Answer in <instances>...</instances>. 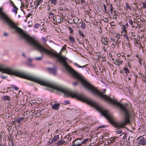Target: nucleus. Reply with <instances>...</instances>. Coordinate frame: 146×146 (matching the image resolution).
Instances as JSON below:
<instances>
[{"label":"nucleus","instance_id":"nucleus-24","mask_svg":"<svg viewBox=\"0 0 146 146\" xmlns=\"http://www.w3.org/2000/svg\"><path fill=\"white\" fill-rule=\"evenodd\" d=\"M127 9H129L130 10H131V9L127 3H126L125 5Z\"/></svg>","mask_w":146,"mask_h":146},{"label":"nucleus","instance_id":"nucleus-40","mask_svg":"<svg viewBox=\"0 0 146 146\" xmlns=\"http://www.w3.org/2000/svg\"><path fill=\"white\" fill-rule=\"evenodd\" d=\"M10 3H11V5L13 6L14 5H15L14 3H13V2L11 0H10Z\"/></svg>","mask_w":146,"mask_h":146},{"label":"nucleus","instance_id":"nucleus-47","mask_svg":"<svg viewBox=\"0 0 146 146\" xmlns=\"http://www.w3.org/2000/svg\"><path fill=\"white\" fill-rule=\"evenodd\" d=\"M139 47L140 48H143V47L142 46V45H141V44H139Z\"/></svg>","mask_w":146,"mask_h":146},{"label":"nucleus","instance_id":"nucleus-16","mask_svg":"<svg viewBox=\"0 0 146 146\" xmlns=\"http://www.w3.org/2000/svg\"><path fill=\"white\" fill-rule=\"evenodd\" d=\"M124 71L125 73L126 74H127L129 72V69L126 67H124Z\"/></svg>","mask_w":146,"mask_h":146},{"label":"nucleus","instance_id":"nucleus-58","mask_svg":"<svg viewBox=\"0 0 146 146\" xmlns=\"http://www.w3.org/2000/svg\"><path fill=\"white\" fill-rule=\"evenodd\" d=\"M15 122L18 123V120L17 119L15 120Z\"/></svg>","mask_w":146,"mask_h":146},{"label":"nucleus","instance_id":"nucleus-19","mask_svg":"<svg viewBox=\"0 0 146 146\" xmlns=\"http://www.w3.org/2000/svg\"><path fill=\"white\" fill-rule=\"evenodd\" d=\"M74 64L75 66H78L79 68H81L82 67H85V66H81L80 65H79L77 63H74Z\"/></svg>","mask_w":146,"mask_h":146},{"label":"nucleus","instance_id":"nucleus-4","mask_svg":"<svg viewBox=\"0 0 146 146\" xmlns=\"http://www.w3.org/2000/svg\"><path fill=\"white\" fill-rule=\"evenodd\" d=\"M139 143L141 145H144L146 143V140L143 137H141L139 138Z\"/></svg>","mask_w":146,"mask_h":146},{"label":"nucleus","instance_id":"nucleus-54","mask_svg":"<svg viewBox=\"0 0 146 146\" xmlns=\"http://www.w3.org/2000/svg\"><path fill=\"white\" fill-rule=\"evenodd\" d=\"M7 33H5L4 34V35L5 36H7Z\"/></svg>","mask_w":146,"mask_h":146},{"label":"nucleus","instance_id":"nucleus-37","mask_svg":"<svg viewBox=\"0 0 146 146\" xmlns=\"http://www.w3.org/2000/svg\"><path fill=\"white\" fill-rule=\"evenodd\" d=\"M69 103V102L67 100H65L64 102V104L66 105V104H68Z\"/></svg>","mask_w":146,"mask_h":146},{"label":"nucleus","instance_id":"nucleus-3","mask_svg":"<svg viewBox=\"0 0 146 146\" xmlns=\"http://www.w3.org/2000/svg\"><path fill=\"white\" fill-rule=\"evenodd\" d=\"M55 18H53V20L54 21H55L57 23H60L62 21H63L64 20L62 18H61L59 16H57L56 17H54Z\"/></svg>","mask_w":146,"mask_h":146},{"label":"nucleus","instance_id":"nucleus-25","mask_svg":"<svg viewBox=\"0 0 146 146\" xmlns=\"http://www.w3.org/2000/svg\"><path fill=\"white\" fill-rule=\"evenodd\" d=\"M79 33L80 35L82 37H84V35H83V32L80 31H79Z\"/></svg>","mask_w":146,"mask_h":146},{"label":"nucleus","instance_id":"nucleus-12","mask_svg":"<svg viewBox=\"0 0 146 146\" xmlns=\"http://www.w3.org/2000/svg\"><path fill=\"white\" fill-rule=\"evenodd\" d=\"M102 41L103 43L105 45H108V41L107 38H103L102 39Z\"/></svg>","mask_w":146,"mask_h":146},{"label":"nucleus","instance_id":"nucleus-30","mask_svg":"<svg viewBox=\"0 0 146 146\" xmlns=\"http://www.w3.org/2000/svg\"><path fill=\"white\" fill-rule=\"evenodd\" d=\"M103 6L104 7L105 12H106L107 11V9H106V7L105 5L104 4H103Z\"/></svg>","mask_w":146,"mask_h":146},{"label":"nucleus","instance_id":"nucleus-39","mask_svg":"<svg viewBox=\"0 0 146 146\" xmlns=\"http://www.w3.org/2000/svg\"><path fill=\"white\" fill-rule=\"evenodd\" d=\"M78 84V82H75L73 83V85L74 86H76Z\"/></svg>","mask_w":146,"mask_h":146},{"label":"nucleus","instance_id":"nucleus-56","mask_svg":"<svg viewBox=\"0 0 146 146\" xmlns=\"http://www.w3.org/2000/svg\"><path fill=\"white\" fill-rule=\"evenodd\" d=\"M139 62L140 63V64H141V65L142 64H141V60H139Z\"/></svg>","mask_w":146,"mask_h":146},{"label":"nucleus","instance_id":"nucleus-20","mask_svg":"<svg viewBox=\"0 0 146 146\" xmlns=\"http://www.w3.org/2000/svg\"><path fill=\"white\" fill-rule=\"evenodd\" d=\"M123 36L125 37L126 38V39L127 40H129V38L128 36H127V35L126 33H125L123 34Z\"/></svg>","mask_w":146,"mask_h":146},{"label":"nucleus","instance_id":"nucleus-62","mask_svg":"<svg viewBox=\"0 0 146 146\" xmlns=\"http://www.w3.org/2000/svg\"><path fill=\"white\" fill-rule=\"evenodd\" d=\"M119 65H120V64H119V63H118L117 64V65H118V66H119Z\"/></svg>","mask_w":146,"mask_h":146},{"label":"nucleus","instance_id":"nucleus-49","mask_svg":"<svg viewBox=\"0 0 146 146\" xmlns=\"http://www.w3.org/2000/svg\"><path fill=\"white\" fill-rule=\"evenodd\" d=\"M53 13H52L51 12H49V16H50V14H53Z\"/></svg>","mask_w":146,"mask_h":146},{"label":"nucleus","instance_id":"nucleus-11","mask_svg":"<svg viewBox=\"0 0 146 146\" xmlns=\"http://www.w3.org/2000/svg\"><path fill=\"white\" fill-rule=\"evenodd\" d=\"M59 137L58 135L54 136L52 140V142H54L57 141L59 139Z\"/></svg>","mask_w":146,"mask_h":146},{"label":"nucleus","instance_id":"nucleus-36","mask_svg":"<svg viewBox=\"0 0 146 146\" xmlns=\"http://www.w3.org/2000/svg\"><path fill=\"white\" fill-rule=\"evenodd\" d=\"M88 139H86L84 140L83 141V143H85L87 141H88Z\"/></svg>","mask_w":146,"mask_h":146},{"label":"nucleus","instance_id":"nucleus-13","mask_svg":"<svg viewBox=\"0 0 146 146\" xmlns=\"http://www.w3.org/2000/svg\"><path fill=\"white\" fill-rule=\"evenodd\" d=\"M60 1L59 3L60 5H64L65 2H67L68 1V0H60Z\"/></svg>","mask_w":146,"mask_h":146},{"label":"nucleus","instance_id":"nucleus-10","mask_svg":"<svg viewBox=\"0 0 146 146\" xmlns=\"http://www.w3.org/2000/svg\"><path fill=\"white\" fill-rule=\"evenodd\" d=\"M2 99L3 100H7L10 101L11 100L10 97L7 96H5L3 97Z\"/></svg>","mask_w":146,"mask_h":146},{"label":"nucleus","instance_id":"nucleus-27","mask_svg":"<svg viewBox=\"0 0 146 146\" xmlns=\"http://www.w3.org/2000/svg\"><path fill=\"white\" fill-rule=\"evenodd\" d=\"M68 29L70 31V33H72V32L73 31V29L71 27H68Z\"/></svg>","mask_w":146,"mask_h":146},{"label":"nucleus","instance_id":"nucleus-64","mask_svg":"<svg viewBox=\"0 0 146 146\" xmlns=\"http://www.w3.org/2000/svg\"><path fill=\"white\" fill-rule=\"evenodd\" d=\"M62 9H63L61 7L60 8V10H62Z\"/></svg>","mask_w":146,"mask_h":146},{"label":"nucleus","instance_id":"nucleus-15","mask_svg":"<svg viewBox=\"0 0 146 146\" xmlns=\"http://www.w3.org/2000/svg\"><path fill=\"white\" fill-rule=\"evenodd\" d=\"M50 1L52 4L54 5H56L57 4V0H50Z\"/></svg>","mask_w":146,"mask_h":146},{"label":"nucleus","instance_id":"nucleus-60","mask_svg":"<svg viewBox=\"0 0 146 146\" xmlns=\"http://www.w3.org/2000/svg\"><path fill=\"white\" fill-rule=\"evenodd\" d=\"M109 56H110L111 57L112 56V55L111 54H109Z\"/></svg>","mask_w":146,"mask_h":146},{"label":"nucleus","instance_id":"nucleus-29","mask_svg":"<svg viewBox=\"0 0 146 146\" xmlns=\"http://www.w3.org/2000/svg\"><path fill=\"white\" fill-rule=\"evenodd\" d=\"M50 17H51L53 19L54 18H55L54 17H56V16L54 15L53 13V14H50Z\"/></svg>","mask_w":146,"mask_h":146},{"label":"nucleus","instance_id":"nucleus-52","mask_svg":"<svg viewBox=\"0 0 146 146\" xmlns=\"http://www.w3.org/2000/svg\"><path fill=\"white\" fill-rule=\"evenodd\" d=\"M22 131H21V130H20V132H19V133H21L22 135H23V133H22Z\"/></svg>","mask_w":146,"mask_h":146},{"label":"nucleus","instance_id":"nucleus-42","mask_svg":"<svg viewBox=\"0 0 146 146\" xmlns=\"http://www.w3.org/2000/svg\"><path fill=\"white\" fill-rule=\"evenodd\" d=\"M113 7H111V10H110V11H111V13H112L113 12Z\"/></svg>","mask_w":146,"mask_h":146},{"label":"nucleus","instance_id":"nucleus-63","mask_svg":"<svg viewBox=\"0 0 146 146\" xmlns=\"http://www.w3.org/2000/svg\"><path fill=\"white\" fill-rule=\"evenodd\" d=\"M36 117H38L39 116V115H37V114L36 115Z\"/></svg>","mask_w":146,"mask_h":146},{"label":"nucleus","instance_id":"nucleus-35","mask_svg":"<svg viewBox=\"0 0 146 146\" xmlns=\"http://www.w3.org/2000/svg\"><path fill=\"white\" fill-rule=\"evenodd\" d=\"M66 45H65L61 49V51H62V50H64L66 49Z\"/></svg>","mask_w":146,"mask_h":146},{"label":"nucleus","instance_id":"nucleus-51","mask_svg":"<svg viewBox=\"0 0 146 146\" xmlns=\"http://www.w3.org/2000/svg\"><path fill=\"white\" fill-rule=\"evenodd\" d=\"M116 18V16H115V15H114L113 16V18L114 19H115Z\"/></svg>","mask_w":146,"mask_h":146},{"label":"nucleus","instance_id":"nucleus-48","mask_svg":"<svg viewBox=\"0 0 146 146\" xmlns=\"http://www.w3.org/2000/svg\"><path fill=\"white\" fill-rule=\"evenodd\" d=\"M0 146H5V144H3V145H1V144L0 143Z\"/></svg>","mask_w":146,"mask_h":146},{"label":"nucleus","instance_id":"nucleus-8","mask_svg":"<svg viewBox=\"0 0 146 146\" xmlns=\"http://www.w3.org/2000/svg\"><path fill=\"white\" fill-rule=\"evenodd\" d=\"M48 70L49 72L54 75H55L56 73V70L55 68H48Z\"/></svg>","mask_w":146,"mask_h":146},{"label":"nucleus","instance_id":"nucleus-18","mask_svg":"<svg viewBox=\"0 0 146 146\" xmlns=\"http://www.w3.org/2000/svg\"><path fill=\"white\" fill-rule=\"evenodd\" d=\"M23 117H20L18 120V123L21 124L22 121L23 120Z\"/></svg>","mask_w":146,"mask_h":146},{"label":"nucleus","instance_id":"nucleus-53","mask_svg":"<svg viewBox=\"0 0 146 146\" xmlns=\"http://www.w3.org/2000/svg\"><path fill=\"white\" fill-rule=\"evenodd\" d=\"M137 26L140 28L141 27V26L139 25H137Z\"/></svg>","mask_w":146,"mask_h":146},{"label":"nucleus","instance_id":"nucleus-1","mask_svg":"<svg viewBox=\"0 0 146 146\" xmlns=\"http://www.w3.org/2000/svg\"><path fill=\"white\" fill-rule=\"evenodd\" d=\"M72 75L81 82L82 84L86 90L99 96L110 103L119 107L124 113V120L119 122L114 121L112 116L107 110L104 109L95 102L85 97L82 94H78L77 93L72 92L68 89L62 87V92L66 96L76 98L94 107L101 113L102 115L104 116L110 123H112L117 128L116 132L117 134H119L121 133L122 131L120 129L124 128L125 125L130 123V115L128 110L127 104H123L118 102L117 100L115 98L112 99L107 95L103 94L101 92H99L96 88L92 86L86 81L80 75Z\"/></svg>","mask_w":146,"mask_h":146},{"label":"nucleus","instance_id":"nucleus-55","mask_svg":"<svg viewBox=\"0 0 146 146\" xmlns=\"http://www.w3.org/2000/svg\"><path fill=\"white\" fill-rule=\"evenodd\" d=\"M28 60H29V61H31L32 60V59H30V58H29V59H28Z\"/></svg>","mask_w":146,"mask_h":146},{"label":"nucleus","instance_id":"nucleus-26","mask_svg":"<svg viewBox=\"0 0 146 146\" xmlns=\"http://www.w3.org/2000/svg\"><path fill=\"white\" fill-rule=\"evenodd\" d=\"M79 19L78 18H76L74 19V21L75 22L77 23L78 22Z\"/></svg>","mask_w":146,"mask_h":146},{"label":"nucleus","instance_id":"nucleus-2","mask_svg":"<svg viewBox=\"0 0 146 146\" xmlns=\"http://www.w3.org/2000/svg\"><path fill=\"white\" fill-rule=\"evenodd\" d=\"M3 8H0V18L5 21L13 29L17 32L21 36L35 49L44 53V47L37 42L33 38L25 34L20 28L17 27L14 23L3 11Z\"/></svg>","mask_w":146,"mask_h":146},{"label":"nucleus","instance_id":"nucleus-5","mask_svg":"<svg viewBox=\"0 0 146 146\" xmlns=\"http://www.w3.org/2000/svg\"><path fill=\"white\" fill-rule=\"evenodd\" d=\"M57 145H59L62 146H66L67 145V143L64 140H62L60 141H58L57 143Z\"/></svg>","mask_w":146,"mask_h":146},{"label":"nucleus","instance_id":"nucleus-7","mask_svg":"<svg viewBox=\"0 0 146 146\" xmlns=\"http://www.w3.org/2000/svg\"><path fill=\"white\" fill-rule=\"evenodd\" d=\"M51 106H52L51 107L53 109L57 110L58 109V107L60 106V104L58 103H57L52 104Z\"/></svg>","mask_w":146,"mask_h":146},{"label":"nucleus","instance_id":"nucleus-22","mask_svg":"<svg viewBox=\"0 0 146 146\" xmlns=\"http://www.w3.org/2000/svg\"><path fill=\"white\" fill-rule=\"evenodd\" d=\"M40 26V25L36 23L34 25V27L36 28H38Z\"/></svg>","mask_w":146,"mask_h":146},{"label":"nucleus","instance_id":"nucleus-17","mask_svg":"<svg viewBox=\"0 0 146 146\" xmlns=\"http://www.w3.org/2000/svg\"><path fill=\"white\" fill-rule=\"evenodd\" d=\"M81 27L82 28H85L86 27L85 23L84 22H83L81 23Z\"/></svg>","mask_w":146,"mask_h":146},{"label":"nucleus","instance_id":"nucleus-33","mask_svg":"<svg viewBox=\"0 0 146 146\" xmlns=\"http://www.w3.org/2000/svg\"><path fill=\"white\" fill-rule=\"evenodd\" d=\"M42 40L44 42H46V39L44 37H42Z\"/></svg>","mask_w":146,"mask_h":146},{"label":"nucleus","instance_id":"nucleus-46","mask_svg":"<svg viewBox=\"0 0 146 146\" xmlns=\"http://www.w3.org/2000/svg\"><path fill=\"white\" fill-rule=\"evenodd\" d=\"M118 63H119L120 64H122V61L119 60V62Z\"/></svg>","mask_w":146,"mask_h":146},{"label":"nucleus","instance_id":"nucleus-61","mask_svg":"<svg viewBox=\"0 0 146 146\" xmlns=\"http://www.w3.org/2000/svg\"><path fill=\"white\" fill-rule=\"evenodd\" d=\"M111 40L113 41L114 40V39L113 38H111Z\"/></svg>","mask_w":146,"mask_h":146},{"label":"nucleus","instance_id":"nucleus-23","mask_svg":"<svg viewBox=\"0 0 146 146\" xmlns=\"http://www.w3.org/2000/svg\"><path fill=\"white\" fill-rule=\"evenodd\" d=\"M12 88L13 89H14L16 90H18L19 89V88H18L17 87V86H13Z\"/></svg>","mask_w":146,"mask_h":146},{"label":"nucleus","instance_id":"nucleus-45","mask_svg":"<svg viewBox=\"0 0 146 146\" xmlns=\"http://www.w3.org/2000/svg\"><path fill=\"white\" fill-rule=\"evenodd\" d=\"M81 1L83 3H84L85 2V1L84 0H81Z\"/></svg>","mask_w":146,"mask_h":146},{"label":"nucleus","instance_id":"nucleus-21","mask_svg":"<svg viewBox=\"0 0 146 146\" xmlns=\"http://www.w3.org/2000/svg\"><path fill=\"white\" fill-rule=\"evenodd\" d=\"M142 7L143 8L146 9V3L144 2H143L142 3Z\"/></svg>","mask_w":146,"mask_h":146},{"label":"nucleus","instance_id":"nucleus-34","mask_svg":"<svg viewBox=\"0 0 146 146\" xmlns=\"http://www.w3.org/2000/svg\"><path fill=\"white\" fill-rule=\"evenodd\" d=\"M98 57L99 58H103V59H105V57L102 56L100 55L98 56Z\"/></svg>","mask_w":146,"mask_h":146},{"label":"nucleus","instance_id":"nucleus-31","mask_svg":"<svg viewBox=\"0 0 146 146\" xmlns=\"http://www.w3.org/2000/svg\"><path fill=\"white\" fill-rule=\"evenodd\" d=\"M9 146H13V143L12 141H11L9 142Z\"/></svg>","mask_w":146,"mask_h":146},{"label":"nucleus","instance_id":"nucleus-14","mask_svg":"<svg viewBox=\"0 0 146 146\" xmlns=\"http://www.w3.org/2000/svg\"><path fill=\"white\" fill-rule=\"evenodd\" d=\"M69 38L70 42H72V43H74V38L73 36H69Z\"/></svg>","mask_w":146,"mask_h":146},{"label":"nucleus","instance_id":"nucleus-43","mask_svg":"<svg viewBox=\"0 0 146 146\" xmlns=\"http://www.w3.org/2000/svg\"><path fill=\"white\" fill-rule=\"evenodd\" d=\"M80 2L81 1H80L77 0V1H76V3L77 4H79L80 3Z\"/></svg>","mask_w":146,"mask_h":146},{"label":"nucleus","instance_id":"nucleus-44","mask_svg":"<svg viewBox=\"0 0 146 146\" xmlns=\"http://www.w3.org/2000/svg\"><path fill=\"white\" fill-rule=\"evenodd\" d=\"M42 1V0H40L38 2V3L39 4L40 3H41Z\"/></svg>","mask_w":146,"mask_h":146},{"label":"nucleus","instance_id":"nucleus-41","mask_svg":"<svg viewBox=\"0 0 146 146\" xmlns=\"http://www.w3.org/2000/svg\"><path fill=\"white\" fill-rule=\"evenodd\" d=\"M131 35H132V36H135V33L133 32H131Z\"/></svg>","mask_w":146,"mask_h":146},{"label":"nucleus","instance_id":"nucleus-32","mask_svg":"<svg viewBox=\"0 0 146 146\" xmlns=\"http://www.w3.org/2000/svg\"><path fill=\"white\" fill-rule=\"evenodd\" d=\"M119 58H117L115 61V63H116L117 64H118L119 62Z\"/></svg>","mask_w":146,"mask_h":146},{"label":"nucleus","instance_id":"nucleus-59","mask_svg":"<svg viewBox=\"0 0 146 146\" xmlns=\"http://www.w3.org/2000/svg\"><path fill=\"white\" fill-rule=\"evenodd\" d=\"M136 57L139 58V55L138 54L136 55Z\"/></svg>","mask_w":146,"mask_h":146},{"label":"nucleus","instance_id":"nucleus-28","mask_svg":"<svg viewBox=\"0 0 146 146\" xmlns=\"http://www.w3.org/2000/svg\"><path fill=\"white\" fill-rule=\"evenodd\" d=\"M129 21L131 25H133V22L130 19H129Z\"/></svg>","mask_w":146,"mask_h":146},{"label":"nucleus","instance_id":"nucleus-50","mask_svg":"<svg viewBox=\"0 0 146 146\" xmlns=\"http://www.w3.org/2000/svg\"><path fill=\"white\" fill-rule=\"evenodd\" d=\"M123 31H124V32H125L126 33V30L125 29H123Z\"/></svg>","mask_w":146,"mask_h":146},{"label":"nucleus","instance_id":"nucleus-38","mask_svg":"<svg viewBox=\"0 0 146 146\" xmlns=\"http://www.w3.org/2000/svg\"><path fill=\"white\" fill-rule=\"evenodd\" d=\"M42 58V57H38V58H35V59L37 60H41Z\"/></svg>","mask_w":146,"mask_h":146},{"label":"nucleus","instance_id":"nucleus-57","mask_svg":"<svg viewBox=\"0 0 146 146\" xmlns=\"http://www.w3.org/2000/svg\"><path fill=\"white\" fill-rule=\"evenodd\" d=\"M1 77H2V78H6V77H4V76H1Z\"/></svg>","mask_w":146,"mask_h":146},{"label":"nucleus","instance_id":"nucleus-6","mask_svg":"<svg viewBox=\"0 0 146 146\" xmlns=\"http://www.w3.org/2000/svg\"><path fill=\"white\" fill-rule=\"evenodd\" d=\"M73 142L75 144H78L81 146V145L83 143V141L80 139H78L74 141Z\"/></svg>","mask_w":146,"mask_h":146},{"label":"nucleus","instance_id":"nucleus-9","mask_svg":"<svg viewBox=\"0 0 146 146\" xmlns=\"http://www.w3.org/2000/svg\"><path fill=\"white\" fill-rule=\"evenodd\" d=\"M13 8L12 11L16 15L17 12V11L18 9V8L15 5H14L13 6Z\"/></svg>","mask_w":146,"mask_h":146}]
</instances>
